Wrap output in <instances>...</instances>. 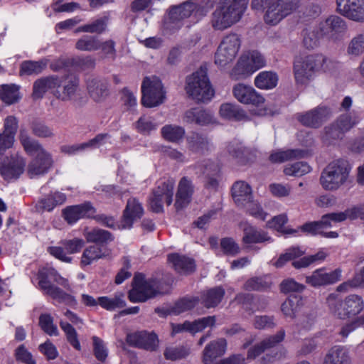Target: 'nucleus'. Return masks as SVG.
<instances>
[{
    "label": "nucleus",
    "mask_w": 364,
    "mask_h": 364,
    "mask_svg": "<svg viewBox=\"0 0 364 364\" xmlns=\"http://www.w3.org/2000/svg\"><path fill=\"white\" fill-rule=\"evenodd\" d=\"M63 81L56 75H50L36 80L33 86V97L34 99H41L47 92H50L55 97V92L60 87Z\"/></svg>",
    "instance_id": "22"
},
{
    "label": "nucleus",
    "mask_w": 364,
    "mask_h": 364,
    "mask_svg": "<svg viewBox=\"0 0 364 364\" xmlns=\"http://www.w3.org/2000/svg\"><path fill=\"white\" fill-rule=\"evenodd\" d=\"M234 97L242 104L259 106L264 102V98L252 86L238 83L232 88Z\"/></svg>",
    "instance_id": "19"
},
{
    "label": "nucleus",
    "mask_w": 364,
    "mask_h": 364,
    "mask_svg": "<svg viewBox=\"0 0 364 364\" xmlns=\"http://www.w3.org/2000/svg\"><path fill=\"white\" fill-rule=\"evenodd\" d=\"M188 149L196 154H205L210 151L212 144L206 135L193 132L186 139Z\"/></svg>",
    "instance_id": "28"
},
{
    "label": "nucleus",
    "mask_w": 364,
    "mask_h": 364,
    "mask_svg": "<svg viewBox=\"0 0 364 364\" xmlns=\"http://www.w3.org/2000/svg\"><path fill=\"white\" fill-rule=\"evenodd\" d=\"M359 121V114L358 112L355 110L341 114L335 124L325 128L326 134L323 136V139L328 141L331 138H339L341 133L349 131L351 128L358 124Z\"/></svg>",
    "instance_id": "11"
},
{
    "label": "nucleus",
    "mask_w": 364,
    "mask_h": 364,
    "mask_svg": "<svg viewBox=\"0 0 364 364\" xmlns=\"http://www.w3.org/2000/svg\"><path fill=\"white\" fill-rule=\"evenodd\" d=\"M31 129L33 134L39 138H50L54 136L53 129L41 122H33Z\"/></svg>",
    "instance_id": "63"
},
{
    "label": "nucleus",
    "mask_w": 364,
    "mask_h": 364,
    "mask_svg": "<svg viewBox=\"0 0 364 364\" xmlns=\"http://www.w3.org/2000/svg\"><path fill=\"white\" fill-rule=\"evenodd\" d=\"M341 277V269H336L330 272H326L324 269H318L314 271L310 276L306 277V282L310 286L316 288L333 284L338 282Z\"/></svg>",
    "instance_id": "21"
},
{
    "label": "nucleus",
    "mask_w": 364,
    "mask_h": 364,
    "mask_svg": "<svg viewBox=\"0 0 364 364\" xmlns=\"http://www.w3.org/2000/svg\"><path fill=\"white\" fill-rule=\"evenodd\" d=\"M143 215L144 208L141 203L136 198H130L128 199L126 208L124 210L119 228L130 229L133 223L139 220Z\"/></svg>",
    "instance_id": "18"
},
{
    "label": "nucleus",
    "mask_w": 364,
    "mask_h": 364,
    "mask_svg": "<svg viewBox=\"0 0 364 364\" xmlns=\"http://www.w3.org/2000/svg\"><path fill=\"white\" fill-rule=\"evenodd\" d=\"M96 210L90 203L68 207L63 210L65 220L70 224L82 218H92Z\"/></svg>",
    "instance_id": "25"
},
{
    "label": "nucleus",
    "mask_w": 364,
    "mask_h": 364,
    "mask_svg": "<svg viewBox=\"0 0 364 364\" xmlns=\"http://www.w3.org/2000/svg\"><path fill=\"white\" fill-rule=\"evenodd\" d=\"M318 27L320 35L331 41L337 40L339 35L345 33L348 28L346 21L336 15L329 16L321 21Z\"/></svg>",
    "instance_id": "13"
},
{
    "label": "nucleus",
    "mask_w": 364,
    "mask_h": 364,
    "mask_svg": "<svg viewBox=\"0 0 364 364\" xmlns=\"http://www.w3.org/2000/svg\"><path fill=\"white\" fill-rule=\"evenodd\" d=\"M127 342L132 346L149 351L156 350L159 346L157 335L154 332L139 331L127 336Z\"/></svg>",
    "instance_id": "17"
},
{
    "label": "nucleus",
    "mask_w": 364,
    "mask_h": 364,
    "mask_svg": "<svg viewBox=\"0 0 364 364\" xmlns=\"http://www.w3.org/2000/svg\"><path fill=\"white\" fill-rule=\"evenodd\" d=\"M194 191L192 181L188 177H183L178 183L176 193L175 206L177 209L183 208L187 205L191 199Z\"/></svg>",
    "instance_id": "27"
},
{
    "label": "nucleus",
    "mask_w": 364,
    "mask_h": 364,
    "mask_svg": "<svg viewBox=\"0 0 364 364\" xmlns=\"http://www.w3.org/2000/svg\"><path fill=\"white\" fill-rule=\"evenodd\" d=\"M303 152L298 149L279 151L272 154L269 160L274 163H282L287 160L302 157Z\"/></svg>",
    "instance_id": "55"
},
{
    "label": "nucleus",
    "mask_w": 364,
    "mask_h": 364,
    "mask_svg": "<svg viewBox=\"0 0 364 364\" xmlns=\"http://www.w3.org/2000/svg\"><path fill=\"white\" fill-rule=\"evenodd\" d=\"M199 302L198 297H185L178 301L173 307L171 311L173 314L178 315L185 311L192 309Z\"/></svg>",
    "instance_id": "53"
},
{
    "label": "nucleus",
    "mask_w": 364,
    "mask_h": 364,
    "mask_svg": "<svg viewBox=\"0 0 364 364\" xmlns=\"http://www.w3.org/2000/svg\"><path fill=\"white\" fill-rule=\"evenodd\" d=\"M241 46V39L236 33H230L222 40L215 56V63L223 67L236 57Z\"/></svg>",
    "instance_id": "9"
},
{
    "label": "nucleus",
    "mask_w": 364,
    "mask_h": 364,
    "mask_svg": "<svg viewBox=\"0 0 364 364\" xmlns=\"http://www.w3.org/2000/svg\"><path fill=\"white\" fill-rule=\"evenodd\" d=\"M25 166L24 158L18 154L0 158V175L6 181L16 179L23 173Z\"/></svg>",
    "instance_id": "14"
},
{
    "label": "nucleus",
    "mask_w": 364,
    "mask_h": 364,
    "mask_svg": "<svg viewBox=\"0 0 364 364\" xmlns=\"http://www.w3.org/2000/svg\"><path fill=\"white\" fill-rule=\"evenodd\" d=\"M352 360L348 350L342 346H334L326 353L323 364H351Z\"/></svg>",
    "instance_id": "26"
},
{
    "label": "nucleus",
    "mask_w": 364,
    "mask_h": 364,
    "mask_svg": "<svg viewBox=\"0 0 364 364\" xmlns=\"http://www.w3.org/2000/svg\"><path fill=\"white\" fill-rule=\"evenodd\" d=\"M48 65V60L42 59L38 61H24L21 66V75H38L43 72Z\"/></svg>",
    "instance_id": "46"
},
{
    "label": "nucleus",
    "mask_w": 364,
    "mask_h": 364,
    "mask_svg": "<svg viewBox=\"0 0 364 364\" xmlns=\"http://www.w3.org/2000/svg\"><path fill=\"white\" fill-rule=\"evenodd\" d=\"M255 71L257 70L251 63L248 56L243 54L238 60L230 75L233 80H237L250 76Z\"/></svg>",
    "instance_id": "35"
},
{
    "label": "nucleus",
    "mask_w": 364,
    "mask_h": 364,
    "mask_svg": "<svg viewBox=\"0 0 364 364\" xmlns=\"http://www.w3.org/2000/svg\"><path fill=\"white\" fill-rule=\"evenodd\" d=\"M185 90L191 98L198 102H208L213 97L214 90L208 77L205 66H200L186 77Z\"/></svg>",
    "instance_id": "5"
},
{
    "label": "nucleus",
    "mask_w": 364,
    "mask_h": 364,
    "mask_svg": "<svg viewBox=\"0 0 364 364\" xmlns=\"http://www.w3.org/2000/svg\"><path fill=\"white\" fill-rule=\"evenodd\" d=\"M311 171V167L303 161L296 162L286 166L284 173L287 176L300 177Z\"/></svg>",
    "instance_id": "56"
},
{
    "label": "nucleus",
    "mask_w": 364,
    "mask_h": 364,
    "mask_svg": "<svg viewBox=\"0 0 364 364\" xmlns=\"http://www.w3.org/2000/svg\"><path fill=\"white\" fill-rule=\"evenodd\" d=\"M1 99L7 105L17 102L19 98L18 87L15 85H4L0 90Z\"/></svg>",
    "instance_id": "51"
},
{
    "label": "nucleus",
    "mask_w": 364,
    "mask_h": 364,
    "mask_svg": "<svg viewBox=\"0 0 364 364\" xmlns=\"http://www.w3.org/2000/svg\"><path fill=\"white\" fill-rule=\"evenodd\" d=\"M107 23L108 18L107 16H104L97 18L90 23H87L77 28L75 32L95 33L100 34L106 30Z\"/></svg>",
    "instance_id": "49"
},
{
    "label": "nucleus",
    "mask_w": 364,
    "mask_h": 364,
    "mask_svg": "<svg viewBox=\"0 0 364 364\" xmlns=\"http://www.w3.org/2000/svg\"><path fill=\"white\" fill-rule=\"evenodd\" d=\"M220 114L223 118L230 120L240 121L248 119L245 112L238 105L232 103L221 105Z\"/></svg>",
    "instance_id": "40"
},
{
    "label": "nucleus",
    "mask_w": 364,
    "mask_h": 364,
    "mask_svg": "<svg viewBox=\"0 0 364 364\" xmlns=\"http://www.w3.org/2000/svg\"><path fill=\"white\" fill-rule=\"evenodd\" d=\"M271 285L272 282L268 277H252L245 283L244 289L247 291H264Z\"/></svg>",
    "instance_id": "48"
},
{
    "label": "nucleus",
    "mask_w": 364,
    "mask_h": 364,
    "mask_svg": "<svg viewBox=\"0 0 364 364\" xmlns=\"http://www.w3.org/2000/svg\"><path fill=\"white\" fill-rule=\"evenodd\" d=\"M63 82L55 92V97L64 102H76L81 97L79 79L74 76L60 77Z\"/></svg>",
    "instance_id": "15"
},
{
    "label": "nucleus",
    "mask_w": 364,
    "mask_h": 364,
    "mask_svg": "<svg viewBox=\"0 0 364 364\" xmlns=\"http://www.w3.org/2000/svg\"><path fill=\"white\" fill-rule=\"evenodd\" d=\"M198 166L204 176H219L220 173L219 164L211 160H205L198 164Z\"/></svg>",
    "instance_id": "64"
},
{
    "label": "nucleus",
    "mask_w": 364,
    "mask_h": 364,
    "mask_svg": "<svg viewBox=\"0 0 364 364\" xmlns=\"http://www.w3.org/2000/svg\"><path fill=\"white\" fill-rule=\"evenodd\" d=\"M84 236L88 242L96 244L108 243L114 239L112 235L109 231L100 228L87 230L85 232Z\"/></svg>",
    "instance_id": "43"
},
{
    "label": "nucleus",
    "mask_w": 364,
    "mask_h": 364,
    "mask_svg": "<svg viewBox=\"0 0 364 364\" xmlns=\"http://www.w3.org/2000/svg\"><path fill=\"white\" fill-rule=\"evenodd\" d=\"M101 41L95 36L84 35L75 43V48L80 51L92 52L100 48Z\"/></svg>",
    "instance_id": "44"
},
{
    "label": "nucleus",
    "mask_w": 364,
    "mask_h": 364,
    "mask_svg": "<svg viewBox=\"0 0 364 364\" xmlns=\"http://www.w3.org/2000/svg\"><path fill=\"white\" fill-rule=\"evenodd\" d=\"M39 326L42 331L50 336L59 335L58 327L53 322V318L49 314H42L39 316Z\"/></svg>",
    "instance_id": "52"
},
{
    "label": "nucleus",
    "mask_w": 364,
    "mask_h": 364,
    "mask_svg": "<svg viewBox=\"0 0 364 364\" xmlns=\"http://www.w3.org/2000/svg\"><path fill=\"white\" fill-rule=\"evenodd\" d=\"M173 282L170 279L164 286L156 279L145 280L143 274H136L133 279V287L129 292V299L132 302H144L158 294L168 293Z\"/></svg>",
    "instance_id": "4"
},
{
    "label": "nucleus",
    "mask_w": 364,
    "mask_h": 364,
    "mask_svg": "<svg viewBox=\"0 0 364 364\" xmlns=\"http://www.w3.org/2000/svg\"><path fill=\"white\" fill-rule=\"evenodd\" d=\"M141 104L146 107H154L160 105L166 98L161 80L155 76L145 77L141 83Z\"/></svg>",
    "instance_id": "8"
},
{
    "label": "nucleus",
    "mask_w": 364,
    "mask_h": 364,
    "mask_svg": "<svg viewBox=\"0 0 364 364\" xmlns=\"http://www.w3.org/2000/svg\"><path fill=\"white\" fill-rule=\"evenodd\" d=\"M19 140L25 151L28 155H39L47 152L38 141L33 139L25 128L19 132Z\"/></svg>",
    "instance_id": "34"
},
{
    "label": "nucleus",
    "mask_w": 364,
    "mask_h": 364,
    "mask_svg": "<svg viewBox=\"0 0 364 364\" xmlns=\"http://www.w3.org/2000/svg\"><path fill=\"white\" fill-rule=\"evenodd\" d=\"M98 304L108 311H113L118 308H122L126 305L124 300V294L120 293L114 297L100 296L98 298Z\"/></svg>",
    "instance_id": "47"
},
{
    "label": "nucleus",
    "mask_w": 364,
    "mask_h": 364,
    "mask_svg": "<svg viewBox=\"0 0 364 364\" xmlns=\"http://www.w3.org/2000/svg\"><path fill=\"white\" fill-rule=\"evenodd\" d=\"M284 330L279 331L275 335L264 339L259 343L251 348L247 353V358L254 359L262 354L265 350L274 347L275 345L282 341L284 338Z\"/></svg>",
    "instance_id": "31"
},
{
    "label": "nucleus",
    "mask_w": 364,
    "mask_h": 364,
    "mask_svg": "<svg viewBox=\"0 0 364 364\" xmlns=\"http://www.w3.org/2000/svg\"><path fill=\"white\" fill-rule=\"evenodd\" d=\"M303 254L304 252L299 248L291 247L287 250L285 253L280 255L277 260L274 263V266L277 268H282L287 262L301 256Z\"/></svg>",
    "instance_id": "61"
},
{
    "label": "nucleus",
    "mask_w": 364,
    "mask_h": 364,
    "mask_svg": "<svg viewBox=\"0 0 364 364\" xmlns=\"http://www.w3.org/2000/svg\"><path fill=\"white\" fill-rule=\"evenodd\" d=\"M174 181L168 180L161 182L154 191L149 198L150 209L154 213L163 212V204L170 205L173 200Z\"/></svg>",
    "instance_id": "10"
},
{
    "label": "nucleus",
    "mask_w": 364,
    "mask_h": 364,
    "mask_svg": "<svg viewBox=\"0 0 364 364\" xmlns=\"http://www.w3.org/2000/svg\"><path fill=\"white\" fill-rule=\"evenodd\" d=\"M168 260L172 267L180 274L187 275L196 270L195 261L186 256L172 254L168 255Z\"/></svg>",
    "instance_id": "32"
},
{
    "label": "nucleus",
    "mask_w": 364,
    "mask_h": 364,
    "mask_svg": "<svg viewBox=\"0 0 364 364\" xmlns=\"http://www.w3.org/2000/svg\"><path fill=\"white\" fill-rule=\"evenodd\" d=\"M66 200V196L60 192L48 194L42 198L38 203L36 208L41 211H51L57 205L63 204Z\"/></svg>",
    "instance_id": "36"
},
{
    "label": "nucleus",
    "mask_w": 364,
    "mask_h": 364,
    "mask_svg": "<svg viewBox=\"0 0 364 364\" xmlns=\"http://www.w3.org/2000/svg\"><path fill=\"white\" fill-rule=\"evenodd\" d=\"M190 353V350L183 346H171L166 347L164 355L166 359L176 360L186 358Z\"/></svg>",
    "instance_id": "54"
},
{
    "label": "nucleus",
    "mask_w": 364,
    "mask_h": 364,
    "mask_svg": "<svg viewBox=\"0 0 364 364\" xmlns=\"http://www.w3.org/2000/svg\"><path fill=\"white\" fill-rule=\"evenodd\" d=\"M324 38L320 35L318 27L313 30H306L304 34L303 43L307 49H314L317 47L319 43V40Z\"/></svg>",
    "instance_id": "60"
},
{
    "label": "nucleus",
    "mask_w": 364,
    "mask_h": 364,
    "mask_svg": "<svg viewBox=\"0 0 364 364\" xmlns=\"http://www.w3.org/2000/svg\"><path fill=\"white\" fill-rule=\"evenodd\" d=\"M215 323V317L209 316L196 320L193 322L189 321V333L195 334L202 331L207 327L213 326Z\"/></svg>",
    "instance_id": "59"
},
{
    "label": "nucleus",
    "mask_w": 364,
    "mask_h": 364,
    "mask_svg": "<svg viewBox=\"0 0 364 364\" xmlns=\"http://www.w3.org/2000/svg\"><path fill=\"white\" fill-rule=\"evenodd\" d=\"M135 127L139 132L146 134L156 129L157 124L152 117L144 115L137 120Z\"/></svg>",
    "instance_id": "62"
},
{
    "label": "nucleus",
    "mask_w": 364,
    "mask_h": 364,
    "mask_svg": "<svg viewBox=\"0 0 364 364\" xmlns=\"http://www.w3.org/2000/svg\"><path fill=\"white\" fill-rule=\"evenodd\" d=\"M272 237L269 236L267 232L258 230L250 224L244 225L242 242L245 244L272 242Z\"/></svg>",
    "instance_id": "33"
},
{
    "label": "nucleus",
    "mask_w": 364,
    "mask_h": 364,
    "mask_svg": "<svg viewBox=\"0 0 364 364\" xmlns=\"http://www.w3.org/2000/svg\"><path fill=\"white\" fill-rule=\"evenodd\" d=\"M349 163L344 159H338L328 164L323 170L320 183L326 191H336L344 184L350 171Z\"/></svg>",
    "instance_id": "6"
},
{
    "label": "nucleus",
    "mask_w": 364,
    "mask_h": 364,
    "mask_svg": "<svg viewBox=\"0 0 364 364\" xmlns=\"http://www.w3.org/2000/svg\"><path fill=\"white\" fill-rule=\"evenodd\" d=\"M331 114L328 107H318L305 113L299 114L298 120L304 126L318 128L326 122Z\"/></svg>",
    "instance_id": "20"
},
{
    "label": "nucleus",
    "mask_w": 364,
    "mask_h": 364,
    "mask_svg": "<svg viewBox=\"0 0 364 364\" xmlns=\"http://www.w3.org/2000/svg\"><path fill=\"white\" fill-rule=\"evenodd\" d=\"M225 289L222 287L211 288L201 294V302L208 309L217 306L225 295Z\"/></svg>",
    "instance_id": "37"
},
{
    "label": "nucleus",
    "mask_w": 364,
    "mask_h": 364,
    "mask_svg": "<svg viewBox=\"0 0 364 364\" xmlns=\"http://www.w3.org/2000/svg\"><path fill=\"white\" fill-rule=\"evenodd\" d=\"M38 285L46 294L49 295L53 299L58 300L59 302L65 303L70 306H75L77 304V301L73 296L65 292L61 289L51 283H47L43 281L38 282Z\"/></svg>",
    "instance_id": "30"
},
{
    "label": "nucleus",
    "mask_w": 364,
    "mask_h": 364,
    "mask_svg": "<svg viewBox=\"0 0 364 364\" xmlns=\"http://www.w3.org/2000/svg\"><path fill=\"white\" fill-rule=\"evenodd\" d=\"M53 164V160L49 152L36 155L28 164L27 173L30 178L44 175Z\"/></svg>",
    "instance_id": "24"
},
{
    "label": "nucleus",
    "mask_w": 364,
    "mask_h": 364,
    "mask_svg": "<svg viewBox=\"0 0 364 364\" xmlns=\"http://www.w3.org/2000/svg\"><path fill=\"white\" fill-rule=\"evenodd\" d=\"M59 324L64 331L69 343L76 350H80L81 346L77 338V333L73 326L64 321H60Z\"/></svg>",
    "instance_id": "58"
},
{
    "label": "nucleus",
    "mask_w": 364,
    "mask_h": 364,
    "mask_svg": "<svg viewBox=\"0 0 364 364\" xmlns=\"http://www.w3.org/2000/svg\"><path fill=\"white\" fill-rule=\"evenodd\" d=\"M107 255L108 253L105 250L97 245H91L85 249L81 257V264L83 266L90 265L93 262Z\"/></svg>",
    "instance_id": "42"
},
{
    "label": "nucleus",
    "mask_w": 364,
    "mask_h": 364,
    "mask_svg": "<svg viewBox=\"0 0 364 364\" xmlns=\"http://www.w3.org/2000/svg\"><path fill=\"white\" fill-rule=\"evenodd\" d=\"M336 11L357 22H364V0H336Z\"/></svg>",
    "instance_id": "16"
},
{
    "label": "nucleus",
    "mask_w": 364,
    "mask_h": 364,
    "mask_svg": "<svg viewBox=\"0 0 364 364\" xmlns=\"http://www.w3.org/2000/svg\"><path fill=\"white\" fill-rule=\"evenodd\" d=\"M333 67L334 63L321 54L298 57L294 60L293 66L295 82L296 85H306L316 72H328Z\"/></svg>",
    "instance_id": "1"
},
{
    "label": "nucleus",
    "mask_w": 364,
    "mask_h": 364,
    "mask_svg": "<svg viewBox=\"0 0 364 364\" xmlns=\"http://www.w3.org/2000/svg\"><path fill=\"white\" fill-rule=\"evenodd\" d=\"M161 133L165 140L172 143H179L184 138L186 131L181 126L166 124L161 128Z\"/></svg>",
    "instance_id": "41"
},
{
    "label": "nucleus",
    "mask_w": 364,
    "mask_h": 364,
    "mask_svg": "<svg viewBox=\"0 0 364 364\" xmlns=\"http://www.w3.org/2000/svg\"><path fill=\"white\" fill-rule=\"evenodd\" d=\"M278 77L276 73L268 71L261 72L255 79V85L259 89L269 90L276 87Z\"/></svg>",
    "instance_id": "45"
},
{
    "label": "nucleus",
    "mask_w": 364,
    "mask_h": 364,
    "mask_svg": "<svg viewBox=\"0 0 364 364\" xmlns=\"http://www.w3.org/2000/svg\"><path fill=\"white\" fill-rule=\"evenodd\" d=\"M301 304V300L300 297H290L282 304V311L286 316L294 318L299 310Z\"/></svg>",
    "instance_id": "57"
},
{
    "label": "nucleus",
    "mask_w": 364,
    "mask_h": 364,
    "mask_svg": "<svg viewBox=\"0 0 364 364\" xmlns=\"http://www.w3.org/2000/svg\"><path fill=\"white\" fill-rule=\"evenodd\" d=\"M327 301L330 312L341 320L353 318L364 309L363 298L356 294H350L341 300H336L334 296L330 295Z\"/></svg>",
    "instance_id": "7"
},
{
    "label": "nucleus",
    "mask_w": 364,
    "mask_h": 364,
    "mask_svg": "<svg viewBox=\"0 0 364 364\" xmlns=\"http://www.w3.org/2000/svg\"><path fill=\"white\" fill-rule=\"evenodd\" d=\"M226 350L227 341L225 338H219L211 341L203 350V363H212L217 358L224 355Z\"/></svg>",
    "instance_id": "29"
},
{
    "label": "nucleus",
    "mask_w": 364,
    "mask_h": 364,
    "mask_svg": "<svg viewBox=\"0 0 364 364\" xmlns=\"http://www.w3.org/2000/svg\"><path fill=\"white\" fill-rule=\"evenodd\" d=\"M346 52L352 57H358L364 53V33L356 34L350 39Z\"/></svg>",
    "instance_id": "50"
},
{
    "label": "nucleus",
    "mask_w": 364,
    "mask_h": 364,
    "mask_svg": "<svg viewBox=\"0 0 364 364\" xmlns=\"http://www.w3.org/2000/svg\"><path fill=\"white\" fill-rule=\"evenodd\" d=\"M299 3V0H252L251 7L264 11V20L266 23L276 25L295 11Z\"/></svg>",
    "instance_id": "3"
},
{
    "label": "nucleus",
    "mask_w": 364,
    "mask_h": 364,
    "mask_svg": "<svg viewBox=\"0 0 364 364\" xmlns=\"http://www.w3.org/2000/svg\"><path fill=\"white\" fill-rule=\"evenodd\" d=\"M249 0H220L212 14L211 24L215 30H225L242 18Z\"/></svg>",
    "instance_id": "2"
},
{
    "label": "nucleus",
    "mask_w": 364,
    "mask_h": 364,
    "mask_svg": "<svg viewBox=\"0 0 364 364\" xmlns=\"http://www.w3.org/2000/svg\"><path fill=\"white\" fill-rule=\"evenodd\" d=\"M86 85L90 97L95 102H102L109 95V85L106 79L90 77L86 81Z\"/></svg>",
    "instance_id": "23"
},
{
    "label": "nucleus",
    "mask_w": 364,
    "mask_h": 364,
    "mask_svg": "<svg viewBox=\"0 0 364 364\" xmlns=\"http://www.w3.org/2000/svg\"><path fill=\"white\" fill-rule=\"evenodd\" d=\"M38 278L39 282L44 281L47 283H51L50 280L53 279V282L66 289H70L68 280L61 277L53 267H46L41 269L38 274Z\"/></svg>",
    "instance_id": "38"
},
{
    "label": "nucleus",
    "mask_w": 364,
    "mask_h": 364,
    "mask_svg": "<svg viewBox=\"0 0 364 364\" xmlns=\"http://www.w3.org/2000/svg\"><path fill=\"white\" fill-rule=\"evenodd\" d=\"M197 5L188 1L179 6H173L168 14V18L165 21L164 26L170 31L177 30L181 27V21L190 17L193 14L196 15Z\"/></svg>",
    "instance_id": "12"
},
{
    "label": "nucleus",
    "mask_w": 364,
    "mask_h": 364,
    "mask_svg": "<svg viewBox=\"0 0 364 364\" xmlns=\"http://www.w3.org/2000/svg\"><path fill=\"white\" fill-rule=\"evenodd\" d=\"M232 195L238 205H243L252 198L251 187L244 181H237L232 187Z\"/></svg>",
    "instance_id": "39"
}]
</instances>
